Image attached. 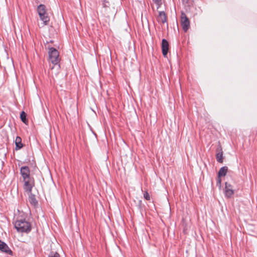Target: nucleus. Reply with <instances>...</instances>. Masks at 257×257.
<instances>
[{"mask_svg": "<svg viewBox=\"0 0 257 257\" xmlns=\"http://www.w3.org/2000/svg\"><path fill=\"white\" fill-rule=\"evenodd\" d=\"M216 158L217 161L220 163H222L223 162V151L220 146L216 149Z\"/></svg>", "mask_w": 257, "mask_h": 257, "instance_id": "7", "label": "nucleus"}, {"mask_svg": "<svg viewBox=\"0 0 257 257\" xmlns=\"http://www.w3.org/2000/svg\"><path fill=\"white\" fill-rule=\"evenodd\" d=\"M48 54L49 60L52 64L57 65L59 63L60 60L59 53L55 48L52 47L49 48Z\"/></svg>", "mask_w": 257, "mask_h": 257, "instance_id": "4", "label": "nucleus"}, {"mask_svg": "<svg viewBox=\"0 0 257 257\" xmlns=\"http://www.w3.org/2000/svg\"><path fill=\"white\" fill-rule=\"evenodd\" d=\"M0 250L8 254H11L12 251L9 248V246L3 241L0 240Z\"/></svg>", "mask_w": 257, "mask_h": 257, "instance_id": "8", "label": "nucleus"}, {"mask_svg": "<svg viewBox=\"0 0 257 257\" xmlns=\"http://www.w3.org/2000/svg\"><path fill=\"white\" fill-rule=\"evenodd\" d=\"M20 117L22 120V121L24 122L25 123H26L27 119H26V113L24 111H22L20 115Z\"/></svg>", "mask_w": 257, "mask_h": 257, "instance_id": "14", "label": "nucleus"}, {"mask_svg": "<svg viewBox=\"0 0 257 257\" xmlns=\"http://www.w3.org/2000/svg\"><path fill=\"white\" fill-rule=\"evenodd\" d=\"M37 12L40 18L45 25H47L50 21V17L47 12L46 7L44 5H40L37 8Z\"/></svg>", "mask_w": 257, "mask_h": 257, "instance_id": "2", "label": "nucleus"}, {"mask_svg": "<svg viewBox=\"0 0 257 257\" xmlns=\"http://www.w3.org/2000/svg\"><path fill=\"white\" fill-rule=\"evenodd\" d=\"M15 227L19 232H27L30 230V223L23 220H17L15 223Z\"/></svg>", "mask_w": 257, "mask_h": 257, "instance_id": "3", "label": "nucleus"}, {"mask_svg": "<svg viewBox=\"0 0 257 257\" xmlns=\"http://www.w3.org/2000/svg\"><path fill=\"white\" fill-rule=\"evenodd\" d=\"M50 257H60L59 254L57 252H55Z\"/></svg>", "mask_w": 257, "mask_h": 257, "instance_id": "17", "label": "nucleus"}, {"mask_svg": "<svg viewBox=\"0 0 257 257\" xmlns=\"http://www.w3.org/2000/svg\"><path fill=\"white\" fill-rule=\"evenodd\" d=\"M227 170L228 168L226 166L221 168L218 173V176L219 177L225 176L227 172Z\"/></svg>", "mask_w": 257, "mask_h": 257, "instance_id": "13", "label": "nucleus"}, {"mask_svg": "<svg viewBox=\"0 0 257 257\" xmlns=\"http://www.w3.org/2000/svg\"><path fill=\"white\" fill-rule=\"evenodd\" d=\"M225 193L227 197H230L234 193L231 185L227 183H225Z\"/></svg>", "mask_w": 257, "mask_h": 257, "instance_id": "10", "label": "nucleus"}, {"mask_svg": "<svg viewBox=\"0 0 257 257\" xmlns=\"http://www.w3.org/2000/svg\"><path fill=\"white\" fill-rule=\"evenodd\" d=\"M221 179H220V177H219L218 176V178H217V185H219V186L221 185Z\"/></svg>", "mask_w": 257, "mask_h": 257, "instance_id": "18", "label": "nucleus"}, {"mask_svg": "<svg viewBox=\"0 0 257 257\" xmlns=\"http://www.w3.org/2000/svg\"><path fill=\"white\" fill-rule=\"evenodd\" d=\"M157 20L159 23L162 24L166 23L167 22V16L165 13L163 11L159 12Z\"/></svg>", "mask_w": 257, "mask_h": 257, "instance_id": "9", "label": "nucleus"}, {"mask_svg": "<svg viewBox=\"0 0 257 257\" xmlns=\"http://www.w3.org/2000/svg\"><path fill=\"white\" fill-rule=\"evenodd\" d=\"M144 197L147 200H150V195H149V193L147 191H145L144 192Z\"/></svg>", "mask_w": 257, "mask_h": 257, "instance_id": "15", "label": "nucleus"}, {"mask_svg": "<svg viewBox=\"0 0 257 257\" xmlns=\"http://www.w3.org/2000/svg\"><path fill=\"white\" fill-rule=\"evenodd\" d=\"M169 43L166 39H163L162 42V53L164 57H166L168 52L169 50Z\"/></svg>", "mask_w": 257, "mask_h": 257, "instance_id": "6", "label": "nucleus"}, {"mask_svg": "<svg viewBox=\"0 0 257 257\" xmlns=\"http://www.w3.org/2000/svg\"><path fill=\"white\" fill-rule=\"evenodd\" d=\"M181 25L185 32H187L190 28V21L183 12L181 13Z\"/></svg>", "mask_w": 257, "mask_h": 257, "instance_id": "5", "label": "nucleus"}, {"mask_svg": "<svg viewBox=\"0 0 257 257\" xmlns=\"http://www.w3.org/2000/svg\"><path fill=\"white\" fill-rule=\"evenodd\" d=\"M21 174L24 181V189L30 192L34 185V181L30 177V170L28 167H22L20 170Z\"/></svg>", "mask_w": 257, "mask_h": 257, "instance_id": "1", "label": "nucleus"}, {"mask_svg": "<svg viewBox=\"0 0 257 257\" xmlns=\"http://www.w3.org/2000/svg\"><path fill=\"white\" fill-rule=\"evenodd\" d=\"M16 150H18L23 147V145L22 143V139L20 137H17L15 140Z\"/></svg>", "mask_w": 257, "mask_h": 257, "instance_id": "12", "label": "nucleus"}, {"mask_svg": "<svg viewBox=\"0 0 257 257\" xmlns=\"http://www.w3.org/2000/svg\"><path fill=\"white\" fill-rule=\"evenodd\" d=\"M153 2L158 6L157 9L160 7L162 4V0H153Z\"/></svg>", "mask_w": 257, "mask_h": 257, "instance_id": "16", "label": "nucleus"}, {"mask_svg": "<svg viewBox=\"0 0 257 257\" xmlns=\"http://www.w3.org/2000/svg\"><path fill=\"white\" fill-rule=\"evenodd\" d=\"M31 191L30 192L27 191L29 194L28 200L32 205L35 206L37 205L38 202L36 200L35 196L32 194Z\"/></svg>", "mask_w": 257, "mask_h": 257, "instance_id": "11", "label": "nucleus"}]
</instances>
